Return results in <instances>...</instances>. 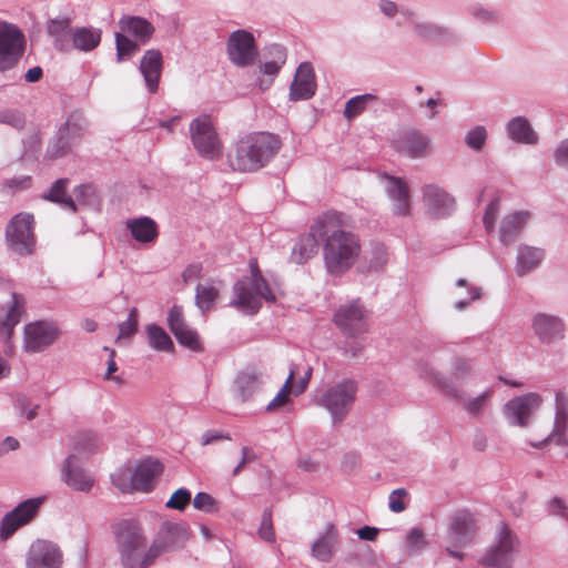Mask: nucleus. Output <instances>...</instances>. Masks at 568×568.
<instances>
[{"label": "nucleus", "mask_w": 568, "mask_h": 568, "mask_svg": "<svg viewBox=\"0 0 568 568\" xmlns=\"http://www.w3.org/2000/svg\"><path fill=\"white\" fill-rule=\"evenodd\" d=\"M349 217L337 211H326L313 222L314 234L321 236L323 262L326 272L343 276L357 262L362 245L357 234L346 231Z\"/></svg>", "instance_id": "f257e3e1"}, {"label": "nucleus", "mask_w": 568, "mask_h": 568, "mask_svg": "<svg viewBox=\"0 0 568 568\" xmlns=\"http://www.w3.org/2000/svg\"><path fill=\"white\" fill-rule=\"evenodd\" d=\"M282 142L268 132L251 133L241 138L229 154L230 166L239 172H256L267 165L280 152Z\"/></svg>", "instance_id": "f03ea898"}, {"label": "nucleus", "mask_w": 568, "mask_h": 568, "mask_svg": "<svg viewBox=\"0 0 568 568\" xmlns=\"http://www.w3.org/2000/svg\"><path fill=\"white\" fill-rule=\"evenodd\" d=\"M115 545L124 568H149L158 558V544L146 546L143 529L133 520H123L114 530Z\"/></svg>", "instance_id": "7ed1b4c3"}, {"label": "nucleus", "mask_w": 568, "mask_h": 568, "mask_svg": "<svg viewBox=\"0 0 568 568\" xmlns=\"http://www.w3.org/2000/svg\"><path fill=\"white\" fill-rule=\"evenodd\" d=\"M233 294L231 306L245 314L256 313L263 300L271 303L276 301L275 293L270 288L257 267H252L250 276H244L234 284Z\"/></svg>", "instance_id": "20e7f679"}, {"label": "nucleus", "mask_w": 568, "mask_h": 568, "mask_svg": "<svg viewBox=\"0 0 568 568\" xmlns=\"http://www.w3.org/2000/svg\"><path fill=\"white\" fill-rule=\"evenodd\" d=\"M163 470L162 464L156 459H144L136 465L133 471L120 468L112 476L113 485L122 493L143 491L153 489L158 477Z\"/></svg>", "instance_id": "39448f33"}, {"label": "nucleus", "mask_w": 568, "mask_h": 568, "mask_svg": "<svg viewBox=\"0 0 568 568\" xmlns=\"http://www.w3.org/2000/svg\"><path fill=\"white\" fill-rule=\"evenodd\" d=\"M518 539L505 523L496 529L495 542L485 551L480 564L493 568H511L517 551Z\"/></svg>", "instance_id": "423d86ee"}, {"label": "nucleus", "mask_w": 568, "mask_h": 568, "mask_svg": "<svg viewBox=\"0 0 568 568\" xmlns=\"http://www.w3.org/2000/svg\"><path fill=\"white\" fill-rule=\"evenodd\" d=\"M357 394V384L353 379H343L328 387L317 399V404L326 408L333 423L342 422L351 410Z\"/></svg>", "instance_id": "0eeeda50"}, {"label": "nucleus", "mask_w": 568, "mask_h": 568, "mask_svg": "<svg viewBox=\"0 0 568 568\" xmlns=\"http://www.w3.org/2000/svg\"><path fill=\"white\" fill-rule=\"evenodd\" d=\"M189 130L192 144L202 158L215 160L221 156L222 144L210 116L195 118Z\"/></svg>", "instance_id": "6e6552de"}, {"label": "nucleus", "mask_w": 568, "mask_h": 568, "mask_svg": "<svg viewBox=\"0 0 568 568\" xmlns=\"http://www.w3.org/2000/svg\"><path fill=\"white\" fill-rule=\"evenodd\" d=\"M33 215L19 213L14 215L6 227V240L9 248L18 255H29L34 248Z\"/></svg>", "instance_id": "1a4fd4ad"}, {"label": "nucleus", "mask_w": 568, "mask_h": 568, "mask_svg": "<svg viewBox=\"0 0 568 568\" xmlns=\"http://www.w3.org/2000/svg\"><path fill=\"white\" fill-rule=\"evenodd\" d=\"M23 32L13 23L0 21V72L17 65L24 52Z\"/></svg>", "instance_id": "9d476101"}, {"label": "nucleus", "mask_w": 568, "mask_h": 568, "mask_svg": "<svg viewBox=\"0 0 568 568\" xmlns=\"http://www.w3.org/2000/svg\"><path fill=\"white\" fill-rule=\"evenodd\" d=\"M530 329L540 345L552 346L565 338L567 327L559 315L536 312L530 317Z\"/></svg>", "instance_id": "9b49d317"}, {"label": "nucleus", "mask_w": 568, "mask_h": 568, "mask_svg": "<svg viewBox=\"0 0 568 568\" xmlns=\"http://www.w3.org/2000/svg\"><path fill=\"white\" fill-rule=\"evenodd\" d=\"M542 404L544 398L540 394L529 392L509 399L504 405L503 413L509 425L527 427Z\"/></svg>", "instance_id": "f8f14e48"}, {"label": "nucleus", "mask_w": 568, "mask_h": 568, "mask_svg": "<svg viewBox=\"0 0 568 568\" xmlns=\"http://www.w3.org/2000/svg\"><path fill=\"white\" fill-rule=\"evenodd\" d=\"M227 58L236 67L253 64L258 55L254 36L247 30L233 31L226 42Z\"/></svg>", "instance_id": "ddd939ff"}, {"label": "nucleus", "mask_w": 568, "mask_h": 568, "mask_svg": "<svg viewBox=\"0 0 568 568\" xmlns=\"http://www.w3.org/2000/svg\"><path fill=\"white\" fill-rule=\"evenodd\" d=\"M60 335L53 322L37 321L24 326L23 348L28 353H39L51 346Z\"/></svg>", "instance_id": "4468645a"}, {"label": "nucleus", "mask_w": 568, "mask_h": 568, "mask_svg": "<svg viewBox=\"0 0 568 568\" xmlns=\"http://www.w3.org/2000/svg\"><path fill=\"white\" fill-rule=\"evenodd\" d=\"M568 393L557 390L555 393V418L550 434L538 443H530L535 448H541L548 443H555L558 446H565L568 443Z\"/></svg>", "instance_id": "2eb2a0df"}, {"label": "nucleus", "mask_w": 568, "mask_h": 568, "mask_svg": "<svg viewBox=\"0 0 568 568\" xmlns=\"http://www.w3.org/2000/svg\"><path fill=\"white\" fill-rule=\"evenodd\" d=\"M43 498H30L20 503L13 510L8 513L0 525V538L8 539L23 525L30 523L37 515Z\"/></svg>", "instance_id": "dca6fc26"}, {"label": "nucleus", "mask_w": 568, "mask_h": 568, "mask_svg": "<svg viewBox=\"0 0 568 568\" xmlns=\"http://www.w3.org/2000/svg\"><path fill=\"white\" fill-rule=\"evenodd\" d=\"M61 562L62 552L52 541L38 539L31 544L27 552V568H60Z\"/></svg>", "instance_id": "f3484780"}, {"label": "nucleus", "mask_w": 568, "mask_h": 568, "mask_svg": "<svg viewBox=\"0 0 568 568\" xmlns=\"http://www.w3.org/2000/svg\"><path fill=\"white\" fill-rule=\"evenodd\" d=\"M334 322L338 328L351 336L366 329L365 312L359 301L342 305L335 313Z\"/></svg>", "instance_id": "a211bd4d"}, {"label": "nucleus", "mask_w": 568, "mask_h": 568, "mask_svg": "<svg viewBox=\"0 0 568 568\" xmlns=\"http://www.w3.org/2000/svg\"><path fill=\"white\" fill-rule=\"evenodd\" d=\"M423 200L427 214L436 219L446 217L455 210V199L436 185L423 189Z\"/></svg>", "instance_id": "6ab92c4d"}, {"label": "nucleus", "mask_w": 568, "mask_h": 568, "mask_svg": "<svg viewBox=\"0 0 568 568\" xmlns=\"http://www.w3.org/2000/svg\"><path fill=\"white\" fill-rule=\"evenodd\" d=\"M475 532L473 515L467 510H459L452 518L447 540L454 547H464L471 542Z\"/></svg>", "instance_id": "aec40b11"}, {"label": "nucleus", "mask_w": 568, "mask_h": 568, "mask_svg": "<svg viewBox=\"0 0 568 568\" xmlns=\"http://www.w3.org/2000/svg\"><path fill=\"white\" fill-rule=\"evenodd\" d=\"M381 183L393 203V212L406 216L410 212L409 193L405 182L398 178L383 174Z\"/></svg>", "instance_id": "412c9836"}, {"label": "nucleus", "mask_w": 568, "mask_h": 568, "mask_svg": "<svg viewBox=\"0 0 568 568\" xmlns=\"http://www.w3.org/2000/svg\"><path fill=\"white\" fill-rule=\"evenodd\" d=\"M316 83L314 70L308 62L298 65L290 88L291 100H307L315 94Z\"/></svg>", "instance_id": "4be33fe9"}, {"label": "nucleus", "mask_w": 568, "mask_h": 568, "mask_svg": "<svg viewBox=\"0 0 568 568\" xmlns=\"http://www.w3.org/2000/svg\"><path fill=\"white\" fill-rule=\"evenodd\" d=\"M395 143L398 151L410 158H423L430 148V139L417 130L400 132Z\"/></svg>", "instance_id": "5701e85b"}, {"label": "nucleus", "mask_w": 568, "mask_h": 568, "mask_svg": "<svg viewBox=\"0 0 568 568\" xmlns=\"http://www.w3.org/2000/svg\"><path fill=\"white\" fill-rule=\"evenodd\" d=\"M62 475L67 485L75 490L89 491L94 484L92 475L80 466L78 458L73 455L64 460Z\"/></svg>", "instance_id": "b1692460"}, {"label": "nucleus", "mask_w": 568, "mask_h": 568, "mask_svg": "<svg viewBox=\"0 0 568 568\" xmlns=\"http://www.w3.org/2000/svg\"><path fill=\"white\" fill-rule=\"evenodd\" d=\"M163 67L162 53L159 50H146L140 62V71L150 92H155L159 87Z\"/></svg>", "instance_id": "393cba45"}, {"label": "nucleus", "mask_w": 568, "mask_h": 568, "mask_svg": "<svg viewBox=\"0 0 568 568\" xmlns=\"http://www.w3.org/2000/svg\"><path fill=\"white\" fill-rule=\"evenodd\" d=\"M338 542V530L335 525L327 524L320 536L312 544V556L320 561H329Z\"/></svg>", "instance_id": "a878e982"}, {"label": "nucleus", "mask_w": 568, "mask_h": 568, "mask_svg": "<svg viewBox=\"0 0 568 568\" xmlns=\"http://www.w3.org/2000/svg\"><path fill=\"white\" fill-rule=\"evenodd\" d=\"M187 539V530L179 523L165 521L162 524L153 544H158V557L164 551L175 547Z\"/></svg>", "instance_id": "bb28decb"}, {"label": "nucleus", "mask_w": 568, "mask_h": 568, "mask_svg": "<svg viewBox=\"0 0 568 568\" xmlns=\"http://www.w3.org/2000/svg\"><path fill=\"white\" fill-rule=\"evenodd\" d=\"M545 258V250L528 244L517 247L515 271L518 276H525L540 266Z\"/></svg>", "instance_id": "cd10ccee"}, {"label": "nucleus", "mask_w": 568, "mask_h": 568, "mask_svg": "<svg viewBox=\"0 0 568 568\" xmlns=\"http://www.w3.org/2000/svg\"><path fill=\"white\" fill-rule=\"evenodd\" d=\"M529 217L530 215L526 211H516L504 216L499 226L500 242L504 245L514 243L524 231Z\"/></svg>", "instance_id": "c85d7f7f"}, {"label": "nucleus", "mask_w": 568, "mask_h": 568, "mask_svg": "<svg viewBox=\"0 0 568 568\" xmlns=\"http://www.w3.org/2000/svg\"><path fill=\"white\" fill-rule=\"evenodd\" d=\"M507 136L516 143L535 145L539 136L525 116H516L506 124Z\"/></svg>", "instance_id": "c756f323"}, {"label": "nucleus", "mask_w": 568, "mask_h": 568, "mask_svg": "<svg viewBox=\"0 0 568 568\" xmlns=\"http://www.w3.org/2000/svg\"><path fill=\"white\" fill-rule=\"evenodd\" d=\"M320 241L321 236L314 234L312 224L310 232L302 235L292 248L290 257L291 262L295 264H303L312 258L317 252V245Z\"/></svg>", "instance_id": "7c9ffc66"}, {"label": "nucleus", "mask_w": 568, "mask_h": 568, "mask_svg": "<svg viewBox=\"0 0 568 568\" xmlns=\"http://www.w3.org/2000/svg\"><path fill=\"white\" fill-rule=\"evenodd\" d=\"M69 179L57 180L51 187L42 194V199L60 205L72 213L78 211L73 196L68 193Z\"/></svg>", "instance_id": "2f4dec72"}, {"label": "nucleus", "mask_w": 568, "mask_h": 568, "mask_svg": "<svg viewBox=\"0 0 568 568\" xmlns=\"http://www.w3.org/2000/svg\"><path fill=\"white\" fill-rule=\"evenodd\" d=\"M126 227L132 237L140 243H150L158 237V225L149 216L128 220Z\"/></svg>", "instance_id": "473e14b6"}, {"label": "nucleus", "mask_w": 568, "mask_h": 568, "mask_svg": "<svg viewBox=\"0 0 568 568\" xmlns=\"http://www.w3.org/2000/svg\"><path fill=\"white\" fill-rule=\"evenodd\" d=\"M124 33L133 36L139 42L146 43L154 32L153 26L141 17H125L119 21Z\"/></svg>", "instance_id": "72a5a7b5"}, {"label": "nucleus", "mask_w": 568, "mask_h": 568, "mask_svg": "<svg viewBox=\"0 0 568 568\" xmlns=\"http://www.w3.org/2000/svg\"><path fill=\"white\" fill-rule=\"evenodd\" d=\"M48 33L53 37L54 45L60 51L71 49L70 38L72 36L71 21L68 18H57L49 21Z\"/></svg>", "instance_id": "f704fd0d"}, {"label": "nucleus", "mask_w": 568, "mask_h": 568, "mask_svg": "<svg viewBox=\"0 0 568 568\" xmlns=\"http://www.w3.org/2000/svg\"><path fill=\"white\" fill-rule=\"evenodd\" d=\"M23 312L20 297L13 293L11 301L7 306L4 317L0 318V336L9 339L12 335L14 326L20 322Z\"/></svg>", "instance_id": "c9c22d12"}, {"label": "nucleus", "mask_w": 568, "mask_h": 568, "mask_svg": "<svg viewBox=\"0 0 568 568\" xmlns=\"http://www.w3.org/2000/svg\"><path fill=\"white\" fill-rule=\"evenodd\" d=\"M418 371L420 377L439 388L446 396L455 399H462V392L447 382L440 373L436 372L427 363H420L418 365Z\"/></svg>", "instance_id": "e433bc0d"}, {"label": "nucleus", "mask_w": 568, "mask_h": 568, "mask_svg": "<svg viewBox=\"0 0 568 568\" xmlns=\"http://www.w3.org/2000/svg\"><path fill=\"white\" fill-rule=\"evenodd\" d=\"M220 284L219 281L207 280L196 286L195 304L203 313L210 311L219 298Z\"/></svg>", "instance_id": "4c0bfd02"}, {"label": "nucleus", "mask_w": 568, "mask_h": 568, "mask_svg": "<svg viewBox=\"0 0 568 568\" xmlns=\"http://www.w3.org/2000/svg\"><path fill=\"white\" fill-rule=\"evenodd\" d=\"M101 31L93 28H79L72 32L70 38L71 48L81 51H91L99 45Z\"/></svg>", "instance_id": "58836bf2"}, {"label": "nucleus", "mask_w": 568, "mask_h": 568, "mask_svg": "<svg viewBox=\"0 0 568 568\" xmlns=\"http://www.w3.org/2000/svg\"><path fill=\"white\" fill-rule=\"evenodd\" d=\"M262 384V375L254 371L240 373L235 381L237 393L243 399H247L257 393L261 389Z\"/></svg>", "instance_id": "ea45409f"}, {"label": "nucleus", "mask_w": 568, "mask_h": 568, "mask_svg": "<svg viewBox=\"0 0 568 568\" xmlns=\"http://www.w3.org/2000/svg\"><path fill=\"white\" fill-rule=\"evenodd\" d=\"M494 389L488 388L477 396L467 397L463 400L464 410L474 418H480L489 408Z\"/></svg>", "instance_id": "a19ab883"}, {"label": "nucleus", "mask_w": 568, "mask_h": 568, "mask_svg": "<svg viewBox=\"0 0 568 568\" xmlns=\"http://www.w3.org/2000/svg\"><path fill=\"white\" fill-rule=\"evenodd\" d=\"M409 21L412 23V28L414 33L426 40H434L444 34L443 28L432 23L429 21H424L418 19L413 12H406Z\"/></svg>", "instance_id": "79ce46f5"}, {"label": "nucleus", "mask_w": 568, "mask_h": 568, "mask_svg": "<svg viewBox=\"0 0 568 568\" xmlns=\"http://www.w3.org/2000/svg\"><path fill=\"white\" fill-rule=\"evenodd\" d=\"M146 335L152 348L160 352H170L173 349V342L171 337L161 326L155 324L148 325Z\"/></svg>", "instance_id": "37998d69"}, {"label": "nucleus", "mask_w": 568, "mask_h": 568, "mask_svg": "<svg viewBox=\"0 0 568 568\" xmlns=\"http://www.w3.org/2000/svg\"><path fill=\"white\" fill-rule=\"evenodd\" d=\"M85 129V120L82 115L73 113L65 123L59 129L62 139H68L72 145L83 133Z\"/></svg>", "instance_id": "c03bdc74"}, {"label": "nucleus", "mask_w": 568, "mask_h": 568, "mask_svg": "<svg viewBox=\"0 0 568 568\" xmlns=\"http://www.w3.org/2000/svg\"><path fill=\"white\" fill-rule=\"evenodd\" d=\"M377 98L374 94L365 93L353 97L346 102L344 115L348 120L359 115L369 102L375 101Z\"/></svg>", "instance_id": "a18cd8bd"}, {"label": "nucleus", "mask_w": 568, "mask_h": 568, "mask_svg": "<svg viewBox=\"0 0 568 568\" xmlns=\"http://www.w3.org/2000/svg\"><path fill=\"white\" fill-rule=\"evenodd\" d=\"M456 286L464 287L467 293L466 297H462L455 302L454 307L457 311L466 310L470 305L471 302L477 301L481 297V288L478 286L471 285L464 278L457 280Z\"/></svg>", "instance_id": "49530a36"}, {"label": "nucleus", "mask_w": 568, "mask_h": 568, "mask_svg": "<svg viewBox=\"0 0 568 568\" xmlns=\"http://www.w3.org/2000/svg\"><path fill=\"white\" fill-rule=\"evenodd\" d=\"M75 204L95 207L99 204V196L94 186L81 184L73 191Z\"/></svg>", "instance_id": "de8ad7c7"}, {"label": "nucleus", "mask_w": 568, "mask_h": 568, "mask_svg": "<svg viewBox=\"0 0 568 568\" xmlns=\"http://www.w3.org/2000/svg\"><path fill=\"white\" fill-rule=\"evenodd\" d=\"M487 138L488 133L486 128L477 125L467 131L465 135V143L470 150L480 152L486 144Z\"/></svg>", "instance_id": "09e8293b"}, {"label": "nucleus", "mask_w": 568, "mask_h": 568, "mask_svg": "<svg viewBox=\"0 0 568 568\" xmlns=\"http://www.w3.org/2000/svg\"><path fill=\"white\" fill-rule=\"evenodd\" d=\"M296 374V366L292 365L290 369V375L287 379L285 381L284 385L280 389V392L276 394V396L272 399V402L267 405V409H274L276 407H280L288 402V395L293 394V386L292 382Z\"/></svg>", "instance_id": "8fccbe9b"}, {"label": "nucleus", "mask_w": 568, "mask_h": 568, "mask_svg": "<svg viewBox=\"0 0 568 568\" xmlns=\"http://www.w3.org/2000/svg\"><path fill=\"white\" fill-rule=\"evenodd\" d=\"M118 61L129 59L139 51V44L124 34H115Z\"/></svg>", "instance_id": "3c124183"}, {"label": "nucleus", "mask_w": 568, "mask_h": 568, "mask_svg": "<svg viewBox=\"0 0 568 568\" xmlns=\"http://www.w3.org/2000/svg\"><path fill=\"white\" fill-rule=\"evenodd\" d=\"M178 342L192 349V351H200L201 349V341L195 331L186 326L184 329H181L174 334Z\"/></svg>", "instance_id": "603ef678"}, {"label": "nucleus", "mask_w": 568, "mask_h": 568, "mask_svg": "<svg viewBox=\"0 0 568 568\" xmlns=\"http://www.w3.org/2000/svg\"><path fill=\"white\" fill-rule=\"evenodd\" d=\"M0 123L21 130L26 124V118L19 110H0Z\"/></svg>", "instance_id": "864d4df0"}, {"label": "nucleus", "mask_w": 568, "mask_h": 568, "mask_svg": "<svg viewBox=\"0 0 568 568\" xmlns=\"http://www.w3.org/2000/svg\"><path fill=\"white\" fill-rule=\"evenodd\" d=\"M258 536L266 542L275 541V532L272 523V511L270 508L263 511L262 521L258 528Z\"/></svg>", "instance_id": "5fc2aeb1"}, {"label": "nucleus", "mask_w": 568, "mask_h": 568, "mask_svg": "<svg viewBox=\"0 0 568 568\" xmlns=\"http://www.w3.org/2000/svg\"><path fill=\"white\" fill-rule=\"evenodd\" d=\"M499 210H500V201L497 197L491 200L488 203V205L486 206V210H485V213L483 216V222H484V225H485V229L487 232L494 231L495 224H496V221H497V217L499 214Z\"/></svg>", "instance_id": "6e6d98bb"}, {"label": "nucleus", "mask_w": 568, "mask_h": 568, "mask_svg": "<svg viewBox=\"0 0 568 568\" xmlns=\"http://www.w3.org/2000/svg\"><path fill=\"white\" fill-rule=\"evenodd\" d=\"M138 328V313L135 308L130 311L129 317L126 321L119 324V335L116 342L122 338L132 336Z\"/></svg>", "instance_id": "4d7b16f0"}, {"label": "nucleus", "mask_w": 568, "mask_h": 568, "mask_svg": "<svg viewBox=\"0 0 568 568\" xmlns=\"http://www.w3.org/2000/svg\"><path fill=\"white\" fill-rule=\"evenodd\" d=\"M193 506L195 509L205 513H215L219 509L216 500L211 495L203 491L195 495Z\"/></svg>", "instance_id": "13d9d810"}, {"label": "nucleus", "mask_w": 568, "mask_h": 568, "mask_svg": "<svg viewBox=\"0 0 568 568\" xmlns=\"http://www.w3.org/2000/svg\"><path fill=\"white\" fill-rule=\"evenodd\" d=\"M168 325L173 334L184 329L187 325L184 321L183 310L179 305L172 306L168 314Z\"/></svg>", "instance_id": "bf43d9fd"}, {"label": "nucleus", "mask_w": 568, "mask_h": 568, "mask_svg": "<svg viewBox=\"0 0 568 568\" xmlns=\"http://www.w3.org/2000/svg\"><path fill=\"white\" fill-rule=\"evenodd\" d=\"M191 501V493L186 488H180L173 493L166 503V507L183 510Z\"/></svg>", "instance_id": "052dcab7"}, {"label": "nucleus", "mask_w": 568, "mask_h": 568, "mask_svg": "<svg viewBox=\"0 0 568 568\" xmlns=\"http://www.w3.org/2000/svg\"><path fill=\"white\" fill-rule=\"evenodd\" d=\"M408 493L404 488L393 490L388 496V507L393 513L399 514L406 509L405 498Z\"/></svg>", "instance_id": "680f3d73"}, {"label": "nucleus", "mask_w": 568, "mask_h": 568, "mask_svg": "<svg viewBox=\"0 0 568 568\" xmlns=\"http://www.w3.org/2000/svg\"><path fill=\"white\" fill-rule=\"evenodd\" d=\"M282 67L283 65H280L276 62L271 61V60H266L264 63L260 64V72L267 77H271V79L268 81H264V80L260 81V88L262 90L267 89L272 84L273 79L278 74Z\"/></svg>", "instance_id": "e2e57ef3"}, {"label": "nucleus", "mask_w": 568, "mask_h": 568, "mask_svg": "<svg viewBox=\"0 0 568 568\" xmlns=\"http://www.w3.org/2000/svg\"><path fill=\"white\" fill-rule=\"evenodd\" d=\"M70 148V141L68 139H62L61 133L58 132L57 140L48 146L47 153L50 159H58L64 155Z\"/></svg>", "instance_id": "0e129e2a"}, {"label": "nucleus", "mask_w": 568, "mask_h": 568, "mask_svg": "<svg viewBox=\"0 0 568 568\" xmlns=\"http://www.w3.org/2000/svg\"><path fill=\"white\" fill-rule=\"evenodd\" d=\"M256 459H257L256 453L251 447L243 446L241 448V459H240L239 464L233 468L232 476L233 477L239 476L247 464L253 463Z\"/></svg>", "instance_id": "69168bd1"}, {"label": "nucleus", "mask_w": 568, "mask_h": 568, "mask_svg": "<svg viewBox=\"0 0 568 568\" xmlns=\"http://www.w3.org/2000/svg\"><path fill=\"white\" fill-rule=\"evenodd\" d=\"M471 372V363L469 359L458 357L452 366V376L456 379L466 378Z\"/></svg>", "instance_id": "338daca9"}, {"label": "nucleus", "mask_w": 568, "mask_h": 568, "mask_svg": "<svg viewBox=\"0 0 568 568\" xmlns=\"http://www.w3.org/2000/svg\"><path fill=\"white\" fill-rule=\"evenodd\" d=\"M407 548L410 552L420 550L425 545L424 534L419 529H412L406 539Z\"/></svg>", "instance_id": "774afa93"}]
</instances>
